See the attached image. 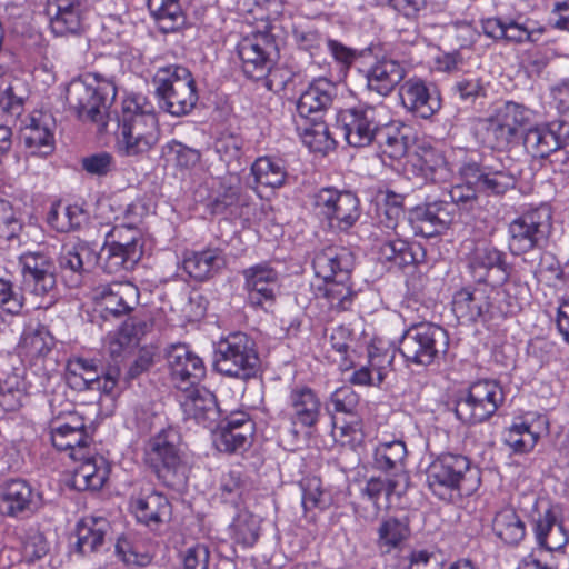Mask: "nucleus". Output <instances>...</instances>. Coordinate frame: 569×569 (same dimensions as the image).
I'll use <instances>...</instances> for the list:
<instances>
[{"label": "nucleus", "instance_id": "obj_1", "mask_svg": "<svg viewBox=\"0 0 569 569\" xmlns=\"http://www.w3.org/2000/svg\"><path fill=\"white\" fill-rule=\"evenodd\" d=\"M159 140L158 118L143 96H129L122 102L117 149L126 157L148 153Z\"/></svg>", "mask_w": 569, "mask_h": 569}, {"label": "nucleus", "instance_id": "obj_2", "mask_svg": "<svg viewBox=\"0 0 569 569\" xmlns=\"http://www.w3.org/2000/svg\"><path fill=\"white\" fill-rule=\"evenodd\" d=\"M116 96L117 86L113 78L98 72L72 79L66 89L69 109L79 120L96 123L99 131L107 127L108 110Z\"/></svg>", "mask_w": 569, "mask_h": 569}, {"label": "nucleus", "instance_id": "obj_3", "mask_svg": "<svg viewBox=\"0 0 569 569\" xmlns=\"http://www.w3.org/2000/svg\"><path fill=\"white\" fill-rule=\"evenodd\" d=\"M144 463L163 486L173 490L186 487L189 466L174 429L161 430L150 438L144 447Z\"/></svg>", "mask_w": 569, "mask_h": 569}, {"label": "nucleus", "instance_id": "obj_4", "mask_svg": "<svg viewBox=\"0 0 569 569\" xmlns=\"http://www.w3.org/2000/svg\"><path fill=\"white\" fill-rule=\"evenodd\" d=\"M427 483L433 495L451 501L456 497L471 496L479 488L480 476L467 457L443 453L429 465Z\"/></svg>", "mask_w": 569, "mask_h": 569}, {"label": "nucleus", "instance_id": "obj_5", "mask_svg": "<svg viewBox=\"0 0 569 569\" xmlns=\"http://www.w3.org/2000/svg\"><path fill=\"white\" fill-rule=\"evenodd\" d=\"M160 107L173 117L189 114L199 100L196 80L190 70L180 64L158 68L153 76Z\"/></svg>", "mask_w": 569, "mask_h": 569}, {"label": "nucleus", "instance_id": "obj_6", "mask_svg": "<svg viewBox=\"0 0 569 569\" xmlns=\"http://www.w3.org/2000/svg\"><path fill=\"white\" fill-rule=\"evenodd\" d=\"M214 370L226 377L248 381L260 372V358L254 340L244 332H233L216 343Z\"/></svg>", "mask_w": 569, "mask_h": 569}, {"label": "nucleus", "instance_id": "obj_7", "mask_svg": "<svg viewBox=\"0 0 569 569\" xmlns=\"http://www.w3.org/2000/svg\"><path fill=\"white\" fill-rule=\"evenodd\" d=\"M447 331L431 322L410 326L399 340V352L407 363L428 367L438 362L447 352Z\"/></svg>", "mask_w": 569, "mask_h": 569}, {"label": "nucleus", "instance_id": "obj_8", "mask_svg": "<svg viewBox=\"0 0 569 569\" xmlns=\"http://www.w3.org/2000/svg\"><path fill=\"white\" fill-rule=\"evenodd\" d=\"M274 30V23H268L264 30L253 32L238 44V56L244 76L256 81L266 80L268 89H272V80L267 77L271 74L274 59L278 56Z\"/></svg>", "mask_w": 569, "mask_h": 569}, {"label": "nucleus", "instance_id": "obj_9", "mask_svg": "<svg viewBox=\"0 0 569 569\" xmlns=\"http://www.w3.org/2000/svg\"><path fill=\"white\" fill-rule=\"evenodd\" d=\"M312 209L330 229L346 232L361 216L360 201L351 191L321 188L312 196Z\"/></svg>", "mask_w": 569, "mask_h": 569}, {"label": "nucleus", "instance_id": "obj_10", "mask_svg": "<svg viewBox=\"0 0 569 569\" xmlns=\"http://www.w3.org/2000/svg\"><path fill=\"white\" fill-rule=\"evenodd\" d=\"M503 401L502 387L496 380L481 379L471 383L457 400L455 413L463 423H481L492 417Z\"/></svg>", "mask_w": 569, "mask_h": 569}, {"label": "nucleus", "instance_id": "obj_11", "mask_svg": "<svg viewBox=\"0 0 569 569\" xmlns=\"http://www.w3.org/2000/svg\"><path fill=\"white\" fill-rule=\"evenodd\" d=\"M380 109L382 107L359 103L338 112L337 126L349 146L363 148L377 140L383 126L378 117Z\"/></svg>", "mask_w": 569, "mask_h": 569}, {"label": "nucleus", "instance_id": "obj_12", "mask_svg": "<svg viewBox=\"0 0 569 569\" xmlns=\"http://www.w3.org/2000/svg\"><path fill=\"white\" fill-rule=\"evenodd\" d=\"M398 97L401 107L416 118L431 119L442 108L437 87L421 77L405 79L398 88Z\"/></svg>", "mask_w": 569, "mask_h": 569}, {"label": "nucleus", "instance_id": "obj_13", "mask_svg": "<svg viewBox=\"0 0 569 569\" xmlns=\"http://www.w3.org/2000/svg\"><path fill=\"white\" fill-rule=\"evenodd\" d=\"M22 288L36 297L51 296L56 289V266L43 251H27L19 257Z\"/></svg>", "mask_w": 569, "mask_h": 569}, {"label": "nucleus", "instance_id": "obj_14", "mask_svg": "<svg viewBox=\"0 0 569 569\" xmlns=\"http://www.w3.org/2000/svg\"><path fill=\"white\" fill-rule=\"evenodd\" d=\"M549 218L546 210L535 209L512 220L508 226L510 252L519 256L538 247L545 238Z\"/></svg>", "mask_w": 569, "mask_h": 569}, {"label": "nucleus", "instance_id": "obj_15", "mask_svg": "<svg viewBox=\"0 0 569 569\" xmlns=\"http://www.w3.org/2000/svg\"><path fill=\"white\" fill-rule=\"evenodd\" d=\"M241 273L249 305L263 310L271 307L280 287L278 270L269 262H260L244 269Z\"/></svg>", "mask_w": 569, "mask_h": 569}, {"label": "nucleus", "instance_id": "obj_16", "mask_svg": "<svg viewBox=\"0 0 569 569\" xmlns=\"http://www.w3.org/2000/svg\"><path fill=\"white\" fill-rule=\"evenodd\" d=\"M136 520L150 529H158L171 518V503L167 496L152 487H141L129 500Z\"/></svg>", "mask_w": 569, "mask_h": 569}, {"label": "nucleus", "instance_id": "obj_17", "mask_svg": "<svg viewBox=\"0 0 569 569\" xmlns=\"http://www.w3.org/2000/svg\"><path fill=\"white\" fill-rule=\"evenodd\" d=\"M170 376L173 385L181 390H189L206 376L202 359L191 351L188 346L172 345L166 352Z\"/></svg>", "mask_w": 569, "mask_h": 569}, {"label": "nucleus", "instance_id": "obj_18", "mask_svg": "<svg viewBox=\"0 0 569 569\" xmlns=\"http://www.w3.org/2000/svg\"><path fill=\"white\" fill-rule=\"evenodd\" d=\"M89 9V0H48L46 11L52 32L60 37L80 33Z\"/></svg>", "mask_w": 569, "mask_h": 569}, {"label": "nucleus", "instance_id": "obj_19", "mask_svg": "<svg viewBox=\"0 0 569 569\" xmlns=\"http://www.w3.org/2000/svg\"><path fill=\"white\" fill-rule=\"evenodd\" d=\"M94 299L103 316L121 317L131 312L139 303V289L130 281H113L100 284Z\"/></svg>", "mask_w": 569, "mask_h": 569}, {"label": "nucleus", "instance_id": "obj_20", "mask_svg": "<svg viewBox=\"0 0 569 569\" xmlns=\"http://www.w3.org/2000/svg\"><path fill=\"white\" fill-rule=\"evenodd\" d=\"M451 208L442 200L417 206L410 210L408 222L416 236L431 238L447 230L453 219Z\"/></svg>", "mask_w": 569, "mask_h": 569}, {"label": "nucleus", "instance_id": "obj_21", "mask_svg": "<svg viewBox=\"0 0 569 569\" xmlns=\"http://www.w3.org/2000/svg\"><path fill=\"white\" fill-rule=\"evenodd\" d=\"M532 531L540 549L550 552H562L569 541L561 511L558 507L548 506L532 520Z\"/></svg>", "mask_w": 569, "mask_h": 569}, {"label": "nucleus", "instance_id": "obj_22", "mask_svg": "<svg viewBox=\"0 0 569 569\" xmlns=\"http://www.w3.org/2000/svg\"><path fill=\"white\" fill-rule=\"evenodd\" d=\"M40 506V495L23 479H11L0 489V513L19 517L34 512Z\"/></svg>", "mask_w": 569, "mask_h": 569}, {"label": "nucleus", "instance_id": "obj_23", "mask_svg": "<svg viewBox=\"0 0 569 569\" xmlns=\"http://www.w3.org/2000/svg\"><path fill=\"white\" fill-rule=\"evenodd\" d=\"M181 408L186 419L194 420L207 429L213 430L220 421L221 411L217 398L206 388L186 390Z\"/></svg>", "mask_w": 569, "mask_h": 569}, {"label": "nucleus", "instance_id": "obj_24", "mask_svg": "<svg viewBox=\"0 0 569 569\" xmlns=\"http://www.w3.org/2000/svg\"><path fill=\"white\" fill-rule=\"evenodd\" d=\"M287 410L292 425L315 427L321 416V401L308 386H293L288 395Z\"/></svg>", "mask_w": 569, "mask_h": 569}, {"label": "nucleus", "instance_id": "obj_25", "mask_svg": "<svg viewBox=\"0 0 569 569\" xmlns=\"http://www.w3.org/2000/svg\"><path fill=\"white\" fill-rule=\"evenodd\" d=\"M54 120L43 112H34L21 129V141L32 156L46 157L54 150Z\"/></svg>", "mask_w": 569, "mask_h": 569}, {"label": "nucleus", "instance_id": "obj_26", "mask_svg": "<svg viewBox=\"0 0 569 569\" xmlns=\"http://www.w3.org/2000/svg\"><path fill=\"white\" fill-rule=\"evenodd\" d=\"M96 250L86 241L63 246L59 256V266L69 278L71 286L81 283L84 274H88L98 262Z\"/></svg>", "mask_w": 569, "mask_h": 569}, {"label": "nucleus", "instance_id": "obj_27", "mask_svg": "<svg viewBox=\"0 0 569 569\" xmlns=\"http://www.w3.org/2000/svg\"><path fill=\"white\" fill-rule=\"evenodd\" d=\"M460 176L469 183L478 186L479 191L490 194H503L515 187V176L503 167H485L481 169L477 163H466L460 168Z\"/></svg>", "mask_w": 569, "mask_h": 569}, {"label": "nucleus", "instance_id": "obj_28", "mask_svg": "<svg viewBox=\"0 0 569 569\" xmlns=\"http://www.w3.org/2000/svg\"><path fill=\"white\" fill-rule=\"evenodd\" d=\"M337 88L326 78H318L301 93L297 102V112L305 120L322 119V114L332 104Z\"/></svg>", "mask_w": 569, "mask_h": 569}, {"label": "nucleus", "instance_id": "obj_29", "mask_svg": "<svg viewBox=\"0 0 569 569\" xmlns=\"http://www.w3.org/2000/svg\"><path fill=\"white\" fill-rule=\"evenodd\" d=\"M406 73L407 68L402 62L383 57L368 69L366 73L367 88L381 97H388L405 81Z\"/></svg>", "mask_w": 569, "mask_h": 569}, {"label": "nucleus", "instance_id": "obj_30", "mask_svg": "<svg viewBox=\"0 0 569 569\" xmlns=\"http://www.w3.org/2000/svg\"><path fill=\"white\" fill-rule=\"evenodd\" d=\"M312 266L316 274L323 280L349 279L355 266V256L345 247L331 246L316 253Z\"/></svg>", "mask_w": 569, "mask_h": 569}, {"label": "nucleus", "instance_id": "obj_31", "mask_svg": "<svg viewBox=\"0 0 569 569\" xmlns=\"http://www.w3.org/2000/svg\"><path fill=\"white\" fill-rule=\"evenodd\" d=\"M452 310L458 319L475 322L487 315L493 316L489 291L486 288H462L452 300Z\"/></svg>", "mask_w": 569, "mask_h": 569}, {"label": "nucleus", "instance_id": "obj_32", "mask_svg": "<svg viewBox=\"0 0 569 569\" xmlns=\"http://www.w3.org/2000/svg\"><path fill=\"white\" fill-rule=\"evenodd\" d=\"M80 466L72 477V486L79 490H99L107 481L110 473V465L102 456H90L86 450V457L79 459Z\"/></svg>", "mask_w": 569, "mask_h": 569}, {"label": "nucleus", "instance_id": "obj_33", "mask_svg": "<svg viewBox=\"0 0 569 569\" xmlns=\"http://www.w3.org/2000/svg\"><path fill=\"white\" fill-rule=\"evenodd\" d=\"M51 442L59 451H69L73 460L86 457V450L90 445V437L87 435L82 422L71 426L62 423L51 428Z\"/></svg>", "mask_w": 569, "mask_h": 569}, {"label": "nucleus", "instance_id": "obj_34", "mask_svg": "<svg viewBox=\"0 0 569 569\" xmlns=\"http://www.w3.org/2000/svg\"><path fill=\"white\" fill-rule=\"evenodd\" d=\"M469 268L475 278L485 280L489 271L497 269L502 272L503 280H507L511 267L506 261V253L490 244L476 247L469 258Z\"/></svg>", "mask_w": 569, "mask_h": 569}, {"label": "nucleus", "instance_id": "obj_35", "mask_svg": "<svg viewBox=\"0 0 569 569\" xmlns=\"http://www.w3.org/2000/svg\"><path fill=\"white\" fill-rule=\"evenodd\" d=\"M110 525L104 518H86L81 520L76 530L77 551L83 556L99 551L104 545V539Z\"/></svg>", "mask_w": 569, "mask_h": 569}, {"label": "nucleus", "instance_id": "obj_36", "mask_svg": "<svg viewBox=\"0 0 569 569\" xmlns=\"http://www.w3.org/2000/svg\"><path fill=\"white\" fill-rule=\"evenodd\" d=\"M568 142L569 139H561L549 126H536L523 136L525 149L535 158H547Z\"/></svg>", "mask_w": 569, "mask_h": 569}, {"label": "nucleus", "instance_id": "obj_37", "mask_svg": "<svg viewBox=\"0 0 569 569\" xmlns=\"http://www.w3.org/2000/svg\"><path fill=\"white\" fill-rule=\"evenodd\" d=\"M407 447L401 440L380 442L373 452V465L378 470L400 478V475H408L405 470Z\"/></svg>", "mask_w": 569, "mask_h": 569}, {"label": "nucleus", "instance_id": "obj_38", "mask_svg": "<svg viewBox=\"0 0 569 569\" xmlns=\"http://www.w3.org/2000/svg\"><path fill=\"white\" fill-rule=\"evenodd\" d=\"M492 531L497 538L509 546H518L526 537L525 521L513 508H502L492 520Z\"/></svg>", "mask_w": 569, "mask_h": 569}, {"label": "nucleus", "instance_id": "obj_39", "mask_svg": "<svg viewBox=\"0 0 569 569\" xmlns=\"http://www.w3.org/2000/svg\"><path fill=\"white\" fill-rule=\"evenodd\" d=\"M226 264L222 250L209 248L202 251L192 252L183 260V268L190 277L203 281L216 273Z\"/></svg>", "mask_w": 569, "mask_h": 569}, {"label": "nucleus", "instance_id": "obj_40", "mask_svg": "<svg viewBox=\"0 0 569 569\" xmlns=\"http://www.w3.org/2000/svg\"><path fill=\"white\" fill-rule=\"evenodd\" d=\"M246 203L247 197L243 193L240 177L229 173L220 179L218 188L213 191L210 206L214 213H221L230 207Z\"/></svg>", "mask_w": 569, "mask_h": 569}, {"label": "nucleus", "instance_id": "obj_41", "mask_svg": "<svg viewBox=\"0 0 569 569\" xmlns=\"http://www.w3.org/2000/svg\"><path fill=\"white\" fill-rule=\"evenodd\" d=\"M292 37L298 50L306 52L312 64L321 67L328 38L310 26L297 24L292 29Z\"/></svg>", "mask_w": 569, "mask_h": 569}, {"label": "nucleus", "instance_id": "obj_42", "mask_svg": "<svg viewBox=\"0 0 569 569\" xmlns=\"http://www.w3.org/2000/svg\"><path fill=\"white\" fill-rule=\"evenodd\" d=\"M213 442L219 451L238 452L251 445L254 425L247 423L242 430L228 428L219 422L213 428Z\"/></svg>", "mask_w": 569, "mask_h": 569}, {"label": "nucleus", "instance_id": "obj_43", "mask_svg": "<svg viewBox=\"0 0 569 569\" xmlns=\"http://www.w3.org/2000/svg\"><path fill=\"white\" fill-rule=\"evenodd\" d=\"M148 9L159 29L172 32L184 23V14L179 0H148Z\"/></svg>", "mask_w": 569, "mask_h": 569}, {"label": "nucleus", "instance_id": "obj_44", "mask_svg": "<svg viewBox=\"0 0 569 569\" xmlns=\"http://www.w3.org/2000/svg\"><path fill=\"white\" fill-rule=\"evenodd\" d=\"M261 522L259 516L248 510L239 511L230 525L232 540L243 548L254 546L260 537Z\"/></svg>", "mask_w": 569, "mask_h": 569}, {"label": "nucleus", "instance_id": "obj_45", "mask_svg": "<svg viewBox=\"0 0 569 569\" xmlns=\"http://www.w3.org/2000/svg\"><path fill=\"white\" fill-rule=\"evenodd\" d=\"M251 173L258 184L271 189L280 188L287 179V171L281 159L260 157L251 166Z\"/></svg>", "mask_w": 569, "mask_h": 569}, {"label": "nucleus", "instance_id": "obj_46", "mask_svg": "<svg viewBox=\"0 0 569 569\" xmlns=\"http://www.w3.org/2000/svg\"><path fill=\"white\" fill-rule=\"evenodd\" d=\"M409 520L407 517H388L383 519L378 528V545L387 552L399 548L409 537Z\"/></svg>", "mask_w": 569, "mask_h": 569}, {"label": "nucleus", "instance_id": "obj_47", "mask_svg": "<svg viewBox=\"0 0 569 569\" xmlns=\"http://www.w3.org/2000/svg\"><path fill=\"white\" fill-rule=\"evenodd\" d=\"M408 486L409 475H400V478L391 477L389 479L372 477L366 482L361 493L377 505L382 495L387 498L392 495L401 496L406 492Z\"/></svg>", "mask_w": 569, "mask_h": 569}, {"label": "nucleus", "instance_id": "obj_48", "mask_svg": "<svg viewBox=\"0 0 569 569\" xmlns=\"http://www.w3.org/2000/svg\"><path fill=\"white\" fill-rule=\"evenodd\" d=\"M299 129L303 144L312 152L325 154L336 146L327 124L321 119L310 120V123H306L303 127L299 126Z\"/></svg>", "mask_w": 569, "mask_h": 569}, {"label": "nucleus", "instance_id": "obj_49", "mask_svg": "<svg viewBox=\"0 0 569 569\" xmlns=\"http://www.w3.org/2000/svg\"><path fill=\"white\" fill-rule=\"evenodd\" d=\"M379 258L399 268L417 261L413 246L400 238H388L379 247Z\"/></svg>", "mask_w": 569, "mask_h": 569}, {"label": "nucleus", "instance_id": "obj_50", "mask_svg": "<svg viewBox=\"0 0 569 569\" xmlns=\"http://www.w3.org/2000/svg\"><path fill=\"white\" fill-rule=\"evenodd\" d=\"M104 256L101 258V268L106 273L118 274L123 271H130L141 259L138 257V249L132 248L129 252L122 249H116L112 246L103 248Z\"/></svg>", "mask_w": 569, "mask_h": 569}, {"label": "nucleus", "instance_id": "obj_51", "mask_svg": "<svg viewBox=\"0 0 569 569\" xmlns=\"http://www.w3.org/2000/svg\"><path fill=\"white\" fill-rule=\"evenodd\" d=\"M106 246H112L117 250L122 249L129 252L133 247L138 249V257L143 253V241L141 232L131 224L114 226L106 236Z\"/></svg>", "mask_w": 569, "mask_h": 569}, {"label": "nucleus", "instance_id": "obj_52", "mask_svg": "<svg viewBox=\"0 0 569 569\" xmlns=\"http://www.w3.org/2000/svg\"><path fill=\"white\" fill-rule=\"evenodd\" d=\"M349 279H328L325 280L323 297L330 309L345 311L350 309L355 291L349 284Z\"/></svg>", "mask_w": 569, "mask_h": 569}, {"label": "nucleus", "instance_id": "obj_53", "mask_svg": "<svg viewBox=\"0 0 569 569\" xmlns=\"http://www.w3.org/2000/svg\"><path fill=\"white\" fill-rule=\"evenodd\" d=\"M376 141L391 159H400L407 153L409 139L401 133L398 124H383Z\"/></svg>", "mask_w": 569, "mask_h": 569}, {"label": "nucleus", "instance_id": "obj_54", "mask_svg": "<svg viewBox=\"0 0 569 569\" xmlns=\"http://www.w3.org/2000/svg\"><path fill=\"white\" fill-rule=\"evenodd\" d=\"M483 128L485 142L492 149L505 150L509 148L518 137V134L496 114L485 121Z\"/></svg>", "mask_w": 569, "mask_h": 569}, {"label": "nucleus", "instance_id": "obj_55", "mask_svg": "<svg viewBox=\"0 0 569 569\" xmlns=\"http://www.w3.org/2000/svg\"><path fill=\"white\" fill-rule=\"evenodd\" d=\"M247 490L246 479L240 470L232 469L220 478V499L232 506H238Z\"/></svg>", "mask_w": 569, "mask_h": 569}, {"label": "nucleus", "instance_id": "obj_56", "mask_svg": "<svg viewBox=\"0 0 569 569\" xmlns=\"http://www.w3.org/2000/svg\"><path fill=\"white\" fill-rule=\"evenodd\" d=\"M538 440V435L526 423L511 426L503 432V441L515 452L523 453L531 450Z\"/></svg>", "mask_w": 569, "mask_h": 569}, {"label": "nucleus", "instance_id": "obj_57", "mask_svg": "<svg viewBox=\"0 0 569 569\" xmlns=\"http://www.w3.org/2000/svg\"><path fill=\"white\" fill-rule=\"evenodd\" d=\"M543 29L532 28L530 21L506 19L502 40L512 43L536 42L542 34Z\"/></svg>", "mask_w": 569, "mask_h": 569}, {"label": "nucleus", "instance_id": "obj_58", "mask_svg": "<svg viewBox=\"0 0 569 569\" xmlns=\"http://www.w3.org/2000/svg\"><path fill=\"white\" fill-rule=\"evenodd\" d=\"M164 156L174 161L176 166L183 169L196 167L201 160V152L178 140L169 141L162 149Z\"/></svg>", "mask_w": 569, "mask_h": 569}, {"label": "nucleus", "instance_id": "obj_59", "mask_svg": "<svg viewBox=\"0 0 569 569\" xmlns=\"http://www.w3.org/2000/svg\"><path fill=\"white\" fill-rule=\"evenodd\" d=\"M48 543L43 535L39 532L30 533L22 543L21 559L18 566L21 569H29L37 561L42 560L48 553Z\"/></svg>", "mask_w": 569, "mask_h": 569}, {"label": "nucleus", "instance_id": "obj_60", "mask_svg": "<svg viewBox=\"0 0 569 569\" xmlns=\"http://www.w3.org/2000/svg\"><path fill=\"white\" fill-rule=\"evenodd\" d=\"M495 114L506 124H508V127L511 128L512 131L517 134L519 128L529 123L531 119L530 109L513 101L505 102L497 109Z\"/></svg>", "mask_w": 569, "mask_h": 569}, {"label": "nucleus", "instance_id": "obj_61", "mask_svg": "<svg viewBox=\"0 0 569 569\" xmlns=\"http://www.w3.org/2000/svg\"><path fill=\"white\" fill-rule=\"evenodd\" d=\"M451 91L462 101H473L486 94L482 79L472 73L465 74L456 80L451 86Z\"/></svg>", "mask_w": 569, "mask_h": 569}, {"label": "nucleus", "instance_id": "obj_62", "mask_svg": "<svg viewBox=\"0 0 569 569\" xmlns=\"http://www.w3.org/2000/svg\"><path fill=\"white\" fill-rule=\"evenodd\" d=\"M23 342L33 353L43 356L53 348L54 337L46 326L38 325L24 333Z\"/></svg>", "mask_w": 569, "mask_h": 569}, {"label": "nucleus", "instance_id": "obj_63", "mask_svg": "<svg viewBox=\"0 0 569 569\" xmlns=\"http://www.w3.org/2000/svg\"><path fill=\"white\" fill-rule=\"evenodd\" d=\"M210 549L204 543H196L180 552L181 569H209Z\"/></svg>", "mask_w": 569, "mask_h": 569}, {"label": "nucleus", "instance_id": "obj_64", "mask_svg": "<svg viewBox=\"0 0 569 569\" xmlns=\"http://www.w3.org/2000/svg\"><path fill=\"white\" fill-rule=\"evenodd\" d=\"M214 148L220 159L227 166H231L233 162H239L242 156L243 140L234 134H226L216 141Z\"/></svg>", "mask_w": 569, "mask_h": 569}]
</instances>
